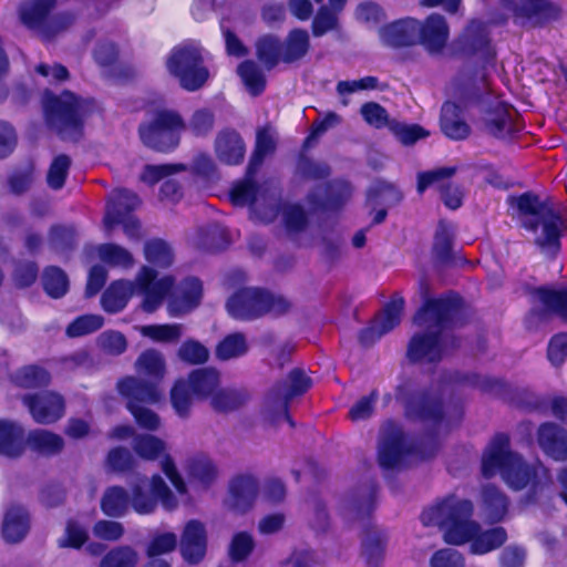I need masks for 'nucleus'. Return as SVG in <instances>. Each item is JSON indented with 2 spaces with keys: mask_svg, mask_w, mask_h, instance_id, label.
<instances>
[{
  "mask_svg": "<svg viewBox=\"0 0 567 567\" xmlns=\"http://www.w3.org/2000/svg\"><path fill=\"white\" fill-rule=\"evenodd\" d=\"M420 293L423 306L415 313L414 323L424 329V332L412 337L408 357L415 362H434L441 360L450 348L456 347V339L449 330L457 323L462 315V302L454 293L430 298L425 281L420 282Z\"/></svg>",
  "mask_w": 567,
  "mask_h": 567,
  "instance_id": "f257e3e1",
  "label": "nucleus"
},
{
  "mask_svg": "<svg viewBox=\"0 0 567 567\" xmlns=\"http://www.w3.org/2000/svg\"><path fill=\"white\" fill-rule=\"evenodd\" d=\"M472 513L470 501L451 495L425 508L421 522L424 526L439 527L449 544L471 542V553L475 555L487 554L506 542L507 534L503 527L482 532L480 525L471 519Z\"/></svg>",
  "mask_w": 567,
  "mask_h": 567,
  "instance_id": "f03ea898",
  "label": "nucleus"
},
{
  "mask_svg": "<svg viewBox=\"0 0 567 567\" xmlns=\"http://www.w3.org/2000/svg\"><path fill=\"white\" fill-rule=\"evenodd\" d=\"M482 473L485 477L499 474L513 489L519 491L528 484L537 487L549 483V472L539 463L529 465L522 456L511 450L506 434H496L486 446L482 456Z\"/></svg>",
  "mask_w": 567,
  "mask_h": 567,
  "instance_id": "7ed1b4c3",
  "label": "nucleus"
},
{
  "mask_svg": "<svg viewBox=\"0 0 567 567\" xmlns=\"http://www.w3.org/2000/svg\"><path fill=\"white\" fill-rule=\"evenodd\" d=\"M132 496L122 486L109 487L101 499L102 512L110 517H122L130 506L141 515L153 513L161 503L166 511L177 507V499L159 475L138 478L131 484Z\"/></svg>",
  "mask_w": 567,
  "mask_h": 567,
  "instance_id": "20e7f679",
  "label": "nucleus"
},
{
  "mask_svg": "<svg viewBox=\"0 0 567 567\" xmlns=\"http://www.w3.org/2000/svg\"><path fill=\"white\" fill-rule=\"evenodd\" d=\"M275 145V137L269 130L258 132L256 148L250 158L246 178L236 184L230 192L234 205H249L251 218L265 224L271 223L278 216V199L275 193L258 187L254 182V175L264 158L274 152Z\"/></svg>",
  "mask_w": 567,
  "mask_h": 567,
  "instance_id": "39448f33",
  "label": "nucleus"
},
{
  "mask_svg": "<svg viewBox=\"0 0 567 567\" xmlns=\"http://www.w3.org/2000/svg\"><path fill=\"white\" fill-rule=\"evenodd\" d=\"M173 285L172 277L164 276L157 279L156 271L144 266L134 281L117 280L111 284L102 295V307L106 312L116 313L125 308L133 293H137L143 297L142 309L153 312L161 307Z\"/></svg>",
  "mask_w": 567,
  "mask_h": 567,
  "instance_id": "423d86ee",
  "label": "nucleus"
},
{
  "mask_svg": "<svg viewBox=\"0 0 567 567\" xmlns=\"http://www.w3.org/2000/svg\"><path fill=\"white\" fill-rule=\"evenodd\" d=\"M517 206L524 227L535 234V243L544 250H556L566 224L555 203L524 194Z\"/></svg>",
  "mask_w": 567,
  "mask_h": 567,
  "instance_id": "0eeeda50",
  "label": "nucleus"
},
{
  "mask_svg": "<svg viewBox=\"0 0 567 567\" xmlns=\"http://www.w3.org/2000/svg\"><path fill=\"white\" fill-rule=\"evenodd\" d=\"M398 400L403 403L408 419L431 426L435 433L447 431L462 416V412L457 408L444 406L441 394L436 392L417 391L412 393L405 386H400Z\"/></svg>",
  "mask_w": 567,
  "mask_h": 567,
  "instance_id": "6e6552de",
  "label": "nucleus"
},
{
  "mask_svg": "<svg viewBox=\"0 0 567 567\" xmlns=\"http://www.w3.org/2000/svg\"><path fill=\"white\" fill-rule=\"evenodd\" d=\"M89 107V101H82L69 91L59 96L51 93L44 94L45 120L63 138L78 140L80 137L82 118Z\"/></svg>",
  "mask_w": 567,
  "mask_h": 567,
  "instance_id": "1a4fd4ad",
  "label": "nucleus"
},
{
  "mask_svg": "<svg viewBox=\"0 0 567 567\" xmlns=\"http://www.w3.org/2000/svg\"><path fill=\"white\" fill-rule=\"evenodd\" d=\"M226 308L235 319L252 320L266 313L281 315L289 308V302L264 289L244 288L228 299Z\"/></svg>",
  "mask_w": 567,
  "mask_h": 567,
  "instance_id": "9d476101",
  "label": "nucleus"
},
{
  "mask_svg": "<svg viewBox=\"0 0 567 567\" xmlns=\"http://www.w3.org/2000/svg\"><path fill=\"white\" fill-rule=\"evenodd\" d=\"M55 0H27L19 9L22 24L43 40H50L73 21L69 13H53Z\"/></svg>",
  "mask_w": 567,
  "mask_h": 567,
  "instance_id": "9b49d317",
  "label": "nucleus"
},
{
  "mask_svg": "<svg viewBox=\"0 0 567 567\" xmlns=\"http://www.w3.org/2000/svg\"><path fill=\"white\" fill-rule=\"evenodd\" d=\"M219 374L210 368L193 371L188 381L178 380L172 389L171 401L181 417H187L192 406V396L213 398L218 391Z\"/></svg>",
  "mask_w": 567,
  "mask_h": 567,
  "instance_id": "f8f14e48",
  "label": "nucleus"
},
{
  "mask_svg": "<svg viewBox=\"0 0 567 567\" xmlns=\"http://www.w3.org/2000/svg\"><path fill=\"white\" fill-rule=\"evenodd\" d=\"M167 69L188 91L199 89L208 79L200 49L192 42L182 43L172 50L167 59Z\"/></svg>",
  "mask_w": 567,
  "mask_h": 567,
  "instance_id": "ddd939ff",
  "label": "nucleus"
},
{
  "mask_svg": "<svg viewBox=\"0 0 567 567\" xmlns=\"http://www.w3.org/2000/svg\"><path fill=\"white\" fill-rule=\"evenodd\" d=\"M118 392L127 399V409L136 423L146 430L155 431L159 426V417L143 404H153L161 400L162 391L156 385H143L134 377H127L117 383Z\"/></svg>",
  "mask_w": 567,
  "mask_h": 567,
  "instance_id": "4468645a",
  "label": "nucleus"
},
{
  "mask_svg": "<svg viewBox=\"0 0 567 567\" xmlns=\"http://www.w3.org/2000/svg\"><path fill=\"white\" fill-rule=\"evenodd\" d=\"M183 128L184 122L177 113L163 110L140 126V136L146 146L168 152L178 145Z\"/></svg>",
  "mask_w": 567,
  "mask_h": 567,
  "instance_id": "2eb2a0df",
  "label": "nucleus"
},
{
  "mask_svg": "<svg viewBox=\"0 0 567 567\" xmlns=\"http://www.w3.org/2000/svg\"><path fill=\"white\" fill-rule=\"evenodd\" d=\"M140 205L137 195L127 189H116L110 195L104 216V227L110 234L116 225H122L124 234L131 240H138L140 223L130 213Z\"/></svg>",
  "mask_w": 567,
  "mask_h": 567,
  "instance_id": "dca6fc26",
  "label": "nucleus"
},
{
  "mask_svg": "<svg viewBox=\"0 0 567 567\" xmlns=\"http://www.w3.org/2000/svg\"><path fill=\"white\" fill-rule=\"evenodd\" d=\"M423 453L406 442L402 430L394 422H386L381 430L379 442V464L384 470H396L405 465L410 457Z\"/></svg>",
  "mask_w": 567,
  "mask_h": 567,
  "instance_id": "f3484780",
  "label": "nucleus"
},
{
  "mask_svg": "<svg viewBox=\"0 0 567 567\" xmlns=\"http://www.w3.org/2000/svg\"><path fill=\"white\" fill-rule=\"evenodd\" d=\"M311 385L310 379L300 369H293L287 377L286 382L277 384L267 395L266 409L272 422L284 419L293 426L288 415V403L295 396L303 394Z\"/></svg>",
  "mask_w": 567,
  "mask_h": 567,
  "instance_id": "a211bd4d",
  "label": "nucleus"
},
{
  "mask_svg": "<svg viewBox=\"0 0 567 567\" xmlns=\"http://www.w3.org/2000/svg\"><path fill=\"white\" fill-rule=\"evenodd\" d=\"M485 128L496 137L511 136L518 130L516 111L508 104L493 96L489 91L484 96L476 97Z\"/></svg>",
  "mask_w": 567,
  "mask_h": 567,
  "instance_id": "6ab92c4d",
  "label": "nucleus"
},
{
  "mask_svg": "<svg viewBox=\"0 0 567 567\" xmlns=\"http://www.w3.org/2000/svg\"><path fill=\"white\" fill-rule=\"evenodd\" d=\"M132 449L136 455L146 461H154L163 456L161 461L162 471L181 495L186 493L184 480L178 474L171 456L165 454L164 441L151 434H140L134 436Z\"/></svg>",
  "mask_w": 567,
  "mask_h": 567,
  "instance_id": "aec40b11",
  "label": "nucleus"
},
{
  "mask_svg": "<svg viewBox=\"0 0 567 567\" xmlns=\"http://www.w3.org/2000/svg\"><path fill=\"white\" fill-rule=\"evenodd\" d=\"M23 403L37 423L50 424L60 420L65 413L64 398L53 391H43L25 395Z\"/></svg>",
  "mask_w": 567,
  "mask_h": 567,
  "instance_id": "412c9836",
  "label": "nucleus"
},
{
  "mask_svg": "<svg viewBox=\"0 0 567 567\" xmlns=\"http://www.w3.org/2000/svg\"><path fill=\"white\" fill-rule=\"evenodd\" d=\"M455 172L453 167H441L422 172L417 175V192L422 194L427 187L437 185L442 192L444 204L451 209H457L462 205L463 190L457 185H445V181Z\"/></svg>",
  "mask_w": 567,
  "mask_h": 567,
  "instance_id": "4be33fe9",
  "label": "nucleus"
},
{
  "mask_svg": "<svg viewBox=\"0 0 567 567\" xmlns=\"http://www.w3.org/2000/svg\"><path fill=\"white\" fill-rule=\"evenodd\" d=\"M404 300L402 297H394L386 303L384 309L375 317L372 324L361 331V343L364 346L371 344L398 326L401 321Z\"/></svg>",
  "mask_w": 567,
  "mask_h": 567,
  "instance_id": "5701e85b",
  "label": "nucleus"
},
{
  "mask_svg": "<svg viewBox=\"0 0 567 567\" xmlns=\"http://www.w3.org/2000/svg\"><path fill=\"white\" fill-rule=\"evenodd\" d=\"M258 493V484L251 475H239L229 484L227 506L237 513H245L255 503Z\"/></svg>",
  "mask_w": 567,
  "mask_h": 567,
  "instance_id": "b1692460",
  "label": "nucleus"
},
{
  "mask_svg": "<svg viewBox=\"0 0 567 567\" xmlns=\"http://www.w3.org/2000/svg\"><path fill=\"white\" fill-rule=\"evenodd\" d=\"M419 21L405 18L394 21L379 30L383 44L392 48L409 47L417 43Z\"/></svg>",
  "mask_w": 567,
  "mask_h": 567,
  "instance_id": "393cba45",
  "label": "nucleus"
},
{
  "mask_svg": "<svg viewBox=\"0 0 567 567\" xmlns=\"http://www.w3.org/2000/svg\"><path fill=\"white\" fill-rule=\"evenodd\" d=\"M417 43L430 52H440L449 39V27L440 14H431L424 23L419 21Z\"/></svg>",
  "mask_w": 567,
  "mask_h": 567,
  "instance_id": "a878e982",
  "label": "nucleus"
},
{
  "mask_svg": "<svg viewBox=\"0 0 567 567\" xmlns=\"http://www.w3.org/2000/svg\"><path fill=\"white\" fill-rule=\"evenodd\" d=\"M203 293L202 282L197 278L185 279L174 289L168 301V311L172 316H178L197 307Z\"/></svg>",
  "mask_w": 567,
  "mask_h": 567,
  "instance_id": "bb28decb",
  "label": "nucleus"
},
{
  "mask_svg": "<svg viewBox=\"0 0 567 567\" xmlns=\"http://www.w3.org/2000/svg\"><path fill=\"white\" fill-rule=\"evenodd\" d=\"M458 43L462 51L466 54H478L486 60L494 56L489 44L487 27L483 22L472 21L465 29Z\"/></svg>",
  "mask_w": 567,
  "mask_h": 567,
  "instance_id": "cd10ccee",
  "label": "nucleus"
},
{
  "mask_svg": "<svg viewBox=\"0 0 567 567\" xmlns=\"http://www.w3.org/2000/svg\"><path fill=\"white\" fill-rule=\"evenodd\" d=\"M181 550L185 560L195 564L203 559L206 553V530L198 520L186 524L181 542Z\"/></svg>",
  "mask_w": 567,
  "mask_h": 567,
  "instance_id": "c85d7f7f",
  "label": "nucleus"
},
{
  "mask_svg": "<svg viewBox=\"0 0 567 567\" xmlns=\"http://www.w3.org/2000/svg\"><path fill=\"white\" fill-rule=\"evenodd\" d=\"M138 378H134L143 385H156L159 389V383L165 374V361L161 352L150 349L141 353L135 363Z\"/></svg>",
  "mask_w": 567,
  "mask_h": 567,
  "instance_id": "c756f323",
  "label": "nucleus"
},
{
  "mask_svg": "<svg viewBox=\"0 0 567 567\" xmlns=\"http://www.w3.org/2000/svg\"><path fill=\"white\" fill-rule=\"evenodd\" d=\"M538 444L556 461L567 460V432L554 423H545L538 430Z\"/></svg>",
  "mask_w": 567,
  "mask_h": 567,
  "instance_id": "7c9ffc66",
  "label": "nucleus"
},
{
  "mask_svg": "<svg viewBox=\"0 0 567 567\" xmlns=\"http://www.w3.org/2000/svg\"><path fill=\"white\" fill-rule=\"evenodd\" d=\"M215 152L221 163L237 165L244 159L246 147L236 131L226 130L218 133L215 141Z\"/></svg>",
  "mask_w": 567,
  "mask_h": 567,
  "instance_id": "2f4dec72",
  "label": "nucleus"
},
{
  "mask_svg": "<svg viewBox=\"0 0 567 567\" xmlns=\"http://www.w3.org/2000/svg\"><path fill=\"white\" fill-rule=\"evenodd\" d=\"M441 127L452 140H463L470 134V126L463 118L461 106L453 102H445L442 106Z\"/></svg>",
  "mask_w": 567,
  "mask_h": 567,
  "instance_id": "473e14b6",
  "label": "nucleus"
},
{
  "mask_svg": "<svg viewBox=\"0 0 567 567\" xmlns=\"http://www.w3.org/2000/svg\"><path fill=\"white\" fill-rule=\"evenodd\" d=\"M29 530V515L21 506L10 507L3 518L2 537L7 543L22 540Z\"/></svg>",
  "mask_w": 567,
  "mask_h": 567,
  "instance_id": "72a5a7b5",
  "label": "nucleus"
},
{
  "mask_svg": "<svg viewBox=\"0 0 567 567\" xmlns=\"http://www.w3.org/2000/svg\"><path fill=\"white\" fill-rule=\"evenodd\" d=\"M508 501L495 486L486 485L482 491V514L494 523L502 520L507 513Z\"/></svg>",
  "mask_w": 567,
  "mask_h": 567,
  "instance_id": "f704fd0d",
  "label": "nucleus"
},
{
  "mask_svg": "<svg viewBox=\"0 0 567 567\" xmlns=\"http://www.w3.org/2000/svg\"><path fill=\"white\" fill-rule=\"evenodd\" d=\"M24 447L23 429L13 422L0 420V454L19 456Z\"/></svg>",
  "mask_w": 567,
  "mask_h": 567,
  "instance_id": "c9c22d12",
  "label": "nucleus"
},
{
  "mask_svg": "<svg viewBox=\"0 0 567 567\" xmlns=\"http://www.w3.org/2000/svg\"><path fill=\"white\" fill-rule=\"evenodd\" d=\"M501 3L506 8L519 12L522 16L535 19L537 23L558 17V9L547 0H528L520 8H517L513 0H501Z\"/></svg>",
  "mask_w": 567,
  "mask_h": 567,
  "instance_id": "e433bc0d",
  "label": "nucleus"
},
{
  "mask_svg": "<svg viewBox=\"0 0 567 567\" xmlns=\"http://www.w3.org/2000/svg\"><path fill=\"white\" fill-rule=\"evenodd\" d=\"M326 197L317 198L315 194L309 196L311 204L322 209H336L340 207L351 195V187L344 181H336L324 188Z\"/></svg>",
  "mask_w": 567,
  "mask_h": 567,
  "instance_id": "4c0bfd02",
  "label": "nucleus"
},
{
  "mask_svg": "<svg viewBox=\"0 0 567 567\" xmlns=\"http://www.w3.org/2000/svg\"><path fill=\"white\" fill-rule=\"evenodd\" d=\"M309 47V34L306 30H291L282 43V62L291 63L302 59L307 54Z\"/></svg>",
  "mask_w": 567,
  "mask_h": 567,
  "instance_id": "58836bf2",
  "label": "nucleus"
},
{
  "mask_svg": "<svg viewBox=\"0 0 567 567\" xmlns=\"http://www.w3.org/2000/svg\"><path fill=\"white\" fill-rule=\"evenodd\" d=\"M27 444L32 451L44 455H51L62 450L63 439L48 430H34L29 433Z\"/></svg>",
  "mask_w": 567,
  "mask_h": 567,
  "instance_id": "ea45409f",
  "label": "nucleus"
},
{
  "mask_svg": "<svg viewBox=\"0 0 567 567\" xmlns=\"http://www.w3.org/2000/svg\"><path fill=\"white\" fill-rule=\"evenodd\" d=\"M535 297L547 312L556 313L567 322V289L543 287L535 291Z\"/></svg>",
  "mask_w": 567,
  "mask_h": 567,
  "instance_id": "a19ab883",
  "label": "nucleus"
},
{
  "mask_svg": "<svg viewBox=\"0 0 567 567\" xmlns=\"http://www.w3.org/2000/svg\"><path fill=\"white\" fill-rule=\"evenodd\" d=\"M257 56L268 69L282 62V43L277 37L265 35L256 44Z\"/></svg>",
  "mask_w": 567,
  "mask_h": 567,
  "instance_id": "79ce46f5",
  "label": "nucleus"
},
{
  "mask_svg": "<svg viewBox=\"0 0 567 567\" xmlns=\"http://www.w3.org/2000/svg\"><path fill=\"white\" fill-rule=\"evenodd\" d=\"M99 258L114 267L128 268L133 265L132 254L116 244H103L96 248Z\"/></svg>",
  "mask_w": 567,
  "mask_h": 567,
  "instance_id": "37998d69",
  "label": "nucleus"
},
{
  "mask_svg": "<svg viewBox=\"0 0 567 567\" xmlns=\"http://www.w3.org/2000/svg\"><path fill=\"white\" fill-rule=\"evenodd\" d=\"M247 400V394L243 390L221 389L212 398L210 404L218 412H229L238 409Z\"/></svg>",
  "mask_w": 567,
  "mask_h": 567,
  "instance_id": "c03bdc74",
  "label": "nucleus"
},
{
  "mask_svg": "<svg viewBox=\"0 0 567 567\" xmlns=\"http://www.w3.org/2000/svg\"><path fill=\"white\" fill-rule=\"evenodd\" d=\"M144 255L150 264L161 268H166L173 262V251L162 239L147 241L144 246Z\"/></svg>",
  "mask_w": 567,
  "mask_h": 567,
  "instance_id": "a18cd8bd",
  "label": "nucleus"
},
{
  "mask_svg": "<svg viewBox=\"0 0 567 567\" xmlns=\"http://www.w3.org/2000/svg\"><path fill=\"white\" fill-rule=\"evenodd\" d=\"M238 74L252 95H257L264 91L266 83L265 75L256 63L251 61L243 62L238 66Z\"/></svg>",
  "mask_w": 567,
  "mask_h": 567,
  "instance_id": "49530a36",
  "label": "nucleus"
},
{
  "mask_svg": "<svg viewBox=\"0 0 567 567\" xmlns=\"http://www.w3.org/2000/svg\"><path fill=\"white\" fill-rule=\"evenodd\" d=\"M43 287L52 298H60L69 287V280L65 272L58 267H49L43 272Z\"/></svg>",
  "mask_w": 567,
  "mask_h": 567,
  "instance_id": "de8ad7c7",
  "label": "nucleus"
},
{
  "mask_svg": "<svg viewBox=\"0 0 567 567\" xmlns=\"http://www.w3.org/2000/svg\"><path fill=\"white\" fill-rule=\"evenodd\" d=\"M402 198L400 190L390 183L375 182L368 192V200L371 204L394 205Z\"/></svg>",
  "mask_w": 567,
  "mask_h": 567,
  "instance_id": "09e8293b",
  "label": "nucleus"
},
{
  "mask_svg": "<svg viewBox=\"0 0 567 567\" xmlns=\"http://www.w3.org/2000/svg\"><path fill=\"white\" fill-rule=\"evenodd\" d=\"M141 333L157 342L177 341L183 332L181 324H150L140 328Z\"/></svg>",
  "mask_w": 567,
  "mask_h": 567,
  "instance_id": "8fccbe9b",
  "label": "nucleus"
},
{
  "mask_svg": "<svg viewBox=\"0 0 567 567\" xmlns=\"http://www.w3.org/2000/svg\"><path fill=\"white\" fill-rule=\"evenodd\" d=\"M248 350L246 338L243 333L227 336L217 347V357L221 360H229L245 354Z\"/></svg>",
  "mask_w": 567,
  "mask_h": 567,
  "instance_id": "3c124183",
  "label": "nucleus"
},
{
  "mask_svg": "<svg viewBox=\"0 0 567 567\" xmlns=\"http://www.w3.org/2000/svg\"><path fill=\"white\" fill-rule=\"evenodd\" d=\"M50 374L43 368L37 365L24 367L14 374V382L23 388H38L47 385Z\"/></svg>",
  "mask_w": 567,
  "mask_h": 567,
  "instance_id": "603ef678",
  "label": "nucleus"
},
{
  "mask_svg": "<svg viewBox=\"0 0 567 567\" xmlns=\"http://www.w3.org/2000/svg\"><path fill=\"white\" fill-rule=\"evenodd\" d=\"M390 130L404 145L414 144L416 141L429 136V132L417 124H405L393 121L390 124Z\"/></svg>",
  "mask_w": 567,
  "mask_h": 567,
  "instance_id": "864d4df0",
  "label": "nucleus"
},
{
  "mask_svg": "<svg viewBox=\"0 0 567 567\" xmlns=\"http://www.w3.org/2000/svg\"><path fill=\"white\" fill-rule=\"evenodd\" d=\"M454 237V226L452 224L441 221L437 226L434 237V251L442 260L449 258L452 249V240Z\"/></svg>",
  "mask_w": 567,
  "mask_h": 567,
  "instance_id": "5fc2aeb1",
  "label": "nucleus"
},
{
  "mask_svg": "<svg viewBox=\"0 0 567 567\" xmlns=\"http://www.w3.org/2000/svg\"><path fill=\"white\" fill-rule=\"evenodd\" d=\"M103 326V318L99 315H85L76 318L66 329L69 337H81L99 330Z\"/></svg>",
  "mask_w": 567,
  "mask_h": 567,
  "instance_id": "6e6d98bb",
  "label": "nucleus"
},
{
  "mask_svg": "<svg viewBox=\"0 0 567 567\" xmlns=\"http://www.w3.org/2000/svg\"><path fill=\"white\" fill-rule=\"evenodd\" d=\"M137 555L131 547H118L111 550L101 561L100 567H134Z\"/></svg>",
  "mask_w": 567,
  "mask_h": 567,
  "instance_id": "4d7b16f0",
  "label": "nucleus"
},
{
  "mask_svg": "<svg viewBox=\"0 0 567 567\" xmlns=\"http://www.w3.org/2000/svg\"><path fill=\"white\" fill-rule=\"evenodd\" d=\"M378 84V79L374 76H365L359 80L352 81H340L337 84V92L340 96H342V105L347 106L349 104V100L346 97L349 94L363 91V90H372L375 89Z\"/></svg>",
  "mask_w": 567,
  "mask_h": 567,
  "instance_id": "13d9d810",
  "label": "nucleus"
},
{
  "mask_svg": "<svg viewBox=\"0 0 567 567\" xmlns=\"http://www.w3.org/2000/svg\"><path fill=\"white\" fill-rule=\"evenodd\" d=\"M117 50L111 42L101 43L94 51L95 61L104 68H111L112 71L110 76H122L117 71L122 69V65L116 63Z\"/></svg>",
  "mask_w": 567,
  "mask_h": 567,
  "instance_id": "bf43d9fd",
  "label": "nucleus"
},
{
  "mask_svg": "<svg viewBox=\"0 0 567 567\" xmlns=\"http://www.w3.org/2000/svg\"><path fill=\"white\" fill-rule=\"evenodd\" d=\"M87 540L86 527L76 520L70 519L66 523L64 536L59 539L60 547L80 548Z\"/></svg>",
  "mask_w": 567,
  "mask_h": 567,
  "instance_id": "052dcab7",
  "label": "nucleus"
},
{
  "mask_svg": "<svg viewBox=\"0 0 567 567\" xmlns=\"http://www.w3.org/2000/svg\"><path fill=\"white\" fill-rule=\"evenodd\" d=\"M70 165L71 159L66 155H58L56 157H54L48 172V184L51 188H62Z\"/></svg>",
  "mask_w": 567,
  "mask_h": 567,
  "instance_id": "680f3d73",
  "label": "nucleus"
},
{
  "mask_svg": "<svg viewBox=\"0 0 567 567\" xmlns=\"http://www.w3.org/2000/svg\"><path fill=\"white\" fill-rule=\"evenodd\" d=\"M184 169L185 166L183 164L146 165L141 175V179L144 183L153 185L162 178L174 175Z\"/></svg>",
  "mask_w": 567,
  "mask_h": 567,
  "instance_id": "e2e57ef3",
  "label": "nucleus"
},
{
  "mask_svg": "<svg viewBox=\"0 0 567 567\" xmlns=\"http://www.w3.org/2000/svg\"><path fill=\"white\" fill-rule=\"evenodd\" d=\"M189 472L194 478L205 485L210 483L216 475V468L212 460L205 455H198L192 460Z\"/></svg>",
  "mask_w": 567,
  "mask_h": 567,
  "instance_id": "0e129e2a",
  "label": "nucleus"
},
{
  "mask_svg": "<svg viewBox=\"0 0 567 567\" xmlns=\"http://www.w3.org/2000/svg\"><path fill=\"white\" fill-rule=\"evenodd\" d=\"M282 214L285 227L289 234L299 233L306 227L308 218L299 205H286Z\"/></svg>",
  "mask_w": 567,
  "mask_h": 567,
  "instance_id": "69168bd1",
  "label": "nucleus"
},
{
  "mask_svg": "<svg viewBox=\"0 0 567 567\" xmlns=\"http://www.w3.org/2000/svg\"><path fill=\"white\" fill-rule=\"evenodd\" d=\"M361 115L364 121L377 128L389 126L393 121H389L388 113L380 104L374 102L365 103L361 106Z\"/></svg>",
  "mask_w": 567,
  "mask_h": 567,
  "instance_id": "338daca9",
  "label": "nucleus"
},
{
  "mask_svg": "<svg viewBox=\"0 0 567 567\" xmlns=\"http://www.w3.org/2000/svg\"><path fill=\"white\" fill-rule=\"evenodd\" d=\"M176 545L177 537L174 533H162L152 538L146 553L152 558L174 550Z\"/></svg>",
  "mask_w": 567,
  "mask_h": 567,
  "instance_id": "774afa93",
  "label": "nucleus"
}]
</instances>
